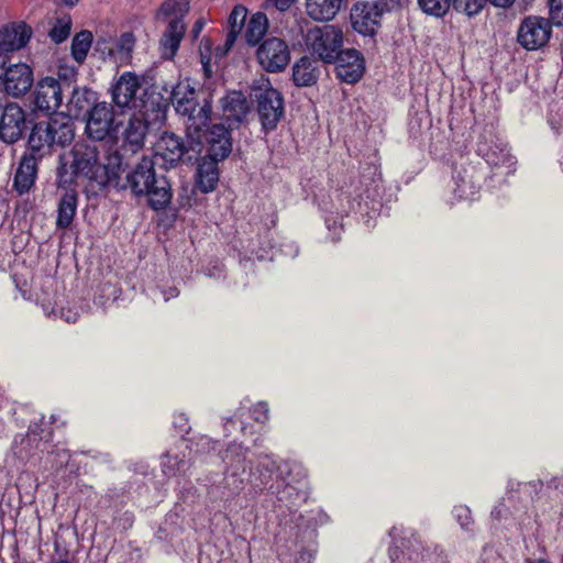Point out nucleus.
Masks as SVG:
<instances>
[{"instance_id": "50", "label": "nucleus", "mask_w": 563, "mask_h": 563, "mask_svg": "<svg viewBox=\"0 0 563 563\" xmlns=\"http://www.w3.org/2000/svg\"><path fill=\"white\" fill-rule=\"evenodd\" d=\"M178 420L179 421H175V427L176 428H179V431L180 432H187L189 430V426H188V420L186 417H184L183 415H180L178 417Z\"/></svg>"}, {"instance_id": "3", "label": "nucleus", "mask_w": 563, "mask_h": 563, "mask_svg": "<svg viewBox=\"0 0 563 563\" xmlns=\"http://www.w3.org/2000/svg\"><path fill=\"white\" fill-rule=\"evenodd\" d=\"M75 136L74 123L67 117L56 115L33 125L27 139L29 155L36 159L51 153L54 146L65 147Z\"/></svg>"}, {"instance_id": "41", "label": "nucleus", "mask_w": 563, "mask_h": 563, "mask_svg": "<svg viewBox=\"0 0 563 563\" xmlns=\"http://www.w3.org/2000/svg\"><path fill=\"white\" fill-rule=\"evenodd\" d=\"M71 21L69 16L57 19L48 35L56 43H63L70 34Z\"/></svg>"}, {"instance_id": "9", "label": "nucleus", "mask_w": 563, "mask_h": 563, "mask_svg": "<svg viewBox=\"0 0 563 563\" xmlns=\"http://www.w3.org/2000/svg\"><path fill=\"white\" fill-rule=\"evenodd\" d=\"M249 448L235 441L231 442L222 452L221 459L225 464V483L232 493L243 489L250 463L246 459Z\"/></svg>"}, {"instance_id": "7", "label": "nucleus", "mask_w": 563, "mask_h": 563, "mask_svg": "<svg viewBox=\"0 0 563 563\" xmlns=\"http://www.w3.org/2000/svg\"><path fill=\"white\" fill-rule=\"evenodd\" d=\"M253 96L263 130H275L285 113L283 95L267 82L265 87L254 89Z\"/></svg>"}, {"instance_id": "29", "label": "nucleus", "mask_w": 563, "mask_h": 563, "mask_svg": "<svg viewBox=\"0 0 563 563\" xmlns=\"http://www.w3.org/2000/svg\"><path fill=\"white\" fill-rule=\"evenodd\" d=\"M214 157H205L198 165L197 185L202 192H211L219 181L218 162Z\"/></svg>"}, {"instance_id": "38", "label": "nucleus", "mask_w": 563, "mask_h": 563, "mask_svg": "<svg viewBox=\"0 0 563 563\" xmlns=\"http://www.w3.org/2000/svg\"><path fill=\"white\" fill-rule=\"evenodd\" d=\"M188 467L189 460H186L185 457L179 459L177 454H172L169 452L163 456L162 470L168 477L184 473Z\"/></svg>"}, {"instance_id": "18", "label": "nucleus", "mask_w": 563, "mask_h": 563, "mask_svg": "<svg viewBox=\"0 0 563 563\" xmlns=\"http://www.w3.org/2000/svg\"><path fill=\"white\" fill-rule=\"evenodd\" d=\"M382 15L373 3H356L351 10L352 26L360 34L373 36L379 26Z\"/></svg>"}, {"instance_id": "56", "label": "nucleus", "mask_w": 563, "mask_h": 563, "mask_svg": "<svg viewBox=\"0 0 563 563\" xmlns=\"http://www.w3.org/2000/svg\"><path fill=\"white\" fill-rule=\"evenodd\" d=\"M123 520H124V528H128V527H131V526H132L133 518H132V515H131V514L125 512V514H124V517H123Z\"/></svg>"}, {"instance_id": "8", "label": "nucleus", "mask_w": 563, "mask_h": 563, "mask_svg": "<svg viewBox=\"0 0 563 563\" xmlns=\"http://www.w3.org/2000/svg\"><path fill=\"white\" fill-rule=\"evenodd\" d=\"M70 85L59 78L46 76L35 82L32 92V104L36 111L51 114L55 113L62 106L65 90Z\"/></svg>"}, {"instance_id": "49", "label": "nucleus", "mask_w": 563, "mask_h": 563, "mask_svg": "<svg viewBox=\"0 0 563 563\" xmlns=\"http://www.w3.org/2000/svg\"><path fill=\"white\" fill-rule=\"evenodd\" d=\"M279 11H286L295 0H269Z\"/></svg>"}, {"instance_id": "34", "label": "nucleus", "mask_w": 563, "mask_h": 563, "mask_svg": "<svg viewBox=\"0 0 563 563\" xmlns=\"http://www.w3.org/2000/svg\"><path fill=\"white\" fill-rule=\"evenodd\" d=\"M268 30V19L265 13L253 14L245 27V41L249 45H256L264 37Z\"/></svg>"}, {"instance_id": "15", "label": "nucleus", "mask_w": 563, "mask_h": 563, "mask_svg": "<svg viewBox=\"0 0 563 563\" xmlns=\"http://www.w3.org/2000/svg\"><path fill=\"white\" fill-rule=\"evenodd\" d=\"M26 130V115L15 102L8 103L0 117V139L8 144L18 142Z\"/></svg>"}, {"instance_id": "24", "label": "nucleus", "mask_w": 563, "mask_h": 563, "mask_svg": "<svg viewBox=\"0 0 563 563\" xmlns=\"http://www.w3.org/2000/svg\"><path fill=\"white\" fill-rule=\"evenodd\" d=\"M63 190L57 203L56 228L66 230L70 228L78 207V192L73 186L57 187Z\"/></svg>"}, {"instance_id": "45", "label": "nucleus", "mask_w": 563, "mask_h": 563, "mask_svg": "<svg viewBox=\"0 0 563 563\" xmlns=\"http://www.w3.org/2000/svg\"><path fill=\"white\" fill-rule=\"evenodd\" d=\"M550 16L554 24L563 25V0H550Z\"/></svg>"}, {"instance_id": "53", "label": "nucleus", "mask_w": 563, "mask_h": 563, "mask_svg": "<svg viewBox=\"0 0 563 563\" xmlns=\"http://www.w3.org/2000/svg\"><path fill=\"white\" fill-rule=\"evenodd\" d=\"M62 318H64L67 322H76L77 320V313L76 312H71V311H67V313H65L64 311H62Z\"/></svg>"}, {"instance_id": "5", "label": "nucleus", "mask_w": 563, "mask_h": 563, "mask_svg": "<svg viewBox=\"0 0 563 563\" xmlns=\"http://www.w3.org/2000/svg\"><path fill=\"white\" fill-rule=\"evenodd\" d=\"M112 102L122 110H142L147 107L144 77L134 71H123L114 78L109 89Z\"/></svg>"}, {"instance_id": "6", "label": "nucleus", "mask_w": 563, "mask_h": 563, "mask_svg": "<svg viewBox=\"0 0 563 563\" xmlns=\"http://www.w3.org/2000/svg\"><path fill=\"white\" fill-rule=\"evenodd\" d=\"M307 46L320 60L332 64L342 53L343 32L334 25H323L310 29L306 35Z\"/></svg>"}, {"instance_id": "1", "label": "nucleus", "mask_w": 563, "mask_h": 563, "mask_svg": "<svg viewBox=\"0 0 563 563\" xmlns=\"http://www.w3.org/2000/svg\"><path fill=\"white\" fill-rule=\"evenodd\" d=\"M71 161L59 156L56 173V186L69 187L75 179H84L95 190L108 186H120L122 156L118 151H110L103 144L77 142L69 152Z\"/></svg>"}, {"instance_id": "11", "label": "nucleus", "mask_w": 563, "mask_h": 563, "mask_svg": "<svg viewBox=\"0 0 563 563\" xmlns=\"http://www.w3.org/2000/svg\"><path fill=\"white\" fill-rule=\"evenodd\" d=\"M85 119V132L93 141H102L115 131L113 108L106 101L95 106Z\"/></svg>"}, {"instance_id": "13", "label": "nucleus", "mask_w": 563, "mask_h": 563, "mask_svg": "<svg viewBox=\"0 0 563 563\" xmlns=\"http://www.w3.org/2000/svg\"><path fill=\"white\" fill-rule=\"evenodd\" d=\"M256 56L262 67L271 73L283 70L290 59L287 44L278 37L266 38L260 45Z\"/></svg>"}, {"instance_id": "19", "label": "nucleus", "mask_w": 563, "mask_h": 563, "mask_svg": "<svg viewBox=\"0 0 563 563\" xmlns=\"http://www.w3.org/2000/svg\"><path fill=\"white\" fill-rule=\"evenodd\" d=\"M482 175L472 165L455 167L452 190L459 199H473L481 188Z\"/></svg>"}, {"instance_id": "20", "label": "nucleus", "mask_w": 563, "mask_h": 563, "mask_svg": "<svg viewBox=\"0 0 563 563\" xmlns=\"http://www.w3.org/2000/svg\"><path fill=\"white\" fill-rule=\"evenodd\" d=\"M32 29L25 22H11L0 29V54L20 51L30 41Z\"/></svg>"}, {"instance_id": "21", "label": "nucleus", "mask_w": 563, "mask_h": 563, "mask_svg": "<svg viewBox=\"0 0 563 563\" xmlns=\"http://www.w3.org/2000/svg\"><path fill=\"white\" fill-rule=\"evenodd\" d=\"M98 96L97 92L86 86H76L70 92L67 108V118H86L87 113L97 106Z\"/></svg>"}, {"instance_id": "57", "label": "nucleus", "mask_w": 563, "mask_h": 563, "mask_svg": "<svg viewBox=\"0 0 563 563\" xmlns=\"http://www.w3.org/2000/svg\"><path fill=\"white\" fill-rule=\"evenodd\" d=\"M164 296H165V300L167 301V300H169L172 297H177V296H178V291H177V289H176V288H172V289L169 290L168 295H167V294H165Z\"/></svg>"}, {"instance_id": "27", "label": "nucleus", "mask_w": 563, "mask_h": 563, "mask_svg": "<svg viewBox=\"0 0 563 563\" xmlns=\"http://www.w3.org/2000/svg\"><path fill=\"white\" fill-rule=\"evenodd\" d=\"M184 34L183 21L178 18L170 20L159 42L163 58L172 59L176 55Z\"/></svg>"}, {"instance_id": "42", "label": "nucleus", "mask_w": 563, "mask_h": 563, "mask_svg": "<svg viewBox=\"0 0 563 563\" xmlns=\"http://www.w3.org/2000/svg\"><path fill=\"white\" fill-rule=\"evenodd\" d=\"M188 2L185 0H166L159 8V14L164 16L176 15L187 11Z\"/></svg>"}, {"instance_id": "52", "label": "nucleus", "mask_w": 563, "mask_h": 563, "mask_svg": "<svg viewBox=\"0 0 563 563\" xmlns=\"http://www.w3.org/2000/svg\"><path fill=\"white\" fill-rule=\"evenodd\" d=\"M493 5L499 8H508L510 7L515 0H488Z\"/></svg>"}, {"instance_id": "30", "label": "nucleus", "mask_w": 563, "mask_h": 563, "mask_svg": "<svg viewBox=\"0 0 563 563\" xmlns=\"http://www.w3.org/2000/svg\"><path fill=\"white\" fill-rule=\"evenodd\" d=\"M319 69L317 62L310 57H301L292 67V79L298 87H308L317 82Z\"/></svg>"}, {"instance_id": "16", "label": "nucleus", "mask_w": 563, "mask_h": 563, "mask_svg": "<svg viewBox=\"0 0 563 563\" xmlns=\"http://www.w3.org/2000/svg\"><path fill=\"white\" fill-rule=\"evenodd\" d=\"M2 84L4 91L19 98L24 96L33 84V71L31 67L24 63L10 65L5 68Z\"/></svg>"}, {"instance_id": "12", "label": "nucleus", "mask_w": 563, "mask_h": 563, "mask_svg": "<svg viewBox=\"0 0 563 563\" xmlns=\"http://www.w3.org/2000/svg\"><path fill=\"white\" fill-rule=\"evenodd\" d=\"M203 145L207 146V156L216 159H224L232 151L231 135L223 124H213L202 129L201 144L194 151L200 153Z\"/></svg>"}, {"instance_id": "4", "label": "nucleus", "mask_w": 563, "mask_h": 563, "mask_svg": "<svg viewBox=\"0 0 563 563\" xmlns=\"http://www.w3.org/2000/svg\"><path fill=\"white\" fill-rule=\"evenodd\" d=\"M389 537L388 555L391 563H434L438 547L426 543L417 532L394 526Z\"/></svg>"}, {"instance_id": "48", "label": "nucleus", "mask_w": 563, "mask_h": 563, "mask_svg": "<svg viewBox=\"0 0 563 563\" xmlns=\"http://www.w3.org/2000/svg\"><path fill=\"white\" fill-rule=\"evenodd\" d=\"M379 9V12L383 14L384 12H389L400 7V0H377L373 3Z\"/></svg>"}, {"instance_id": "26", "label": "nucleus", "mask_w": 563, "mask_h": 563, "mask_svg": "<svg viewBox=\"0 0 563 563\" xmlns=\"http://www.w3.org/2000/svg\"><path fill=\"white\" fill-rule=\"evenodd\" d=\"M37 162L34 155H24L18 166L13 179V188L20 195L27 194L37 177Z\"/></svg>"}, {"instance_id": "22", "label": "nucleus", "mask_w": 563, "mask_h": 563, "mask_svg": "<svg viewBox=\"0 0 563 563\" xmlns=\"http://www.w3.org/2000/svg\"><path fill=\"white\" fill-rule=\"evenodd\" d=\"M188 151H192L190 145L186 148L183 141L174 133H164L155 144L153 158H161L165 165L173 167Z\"/></svg>"}, {"instance_id": "55", "label": "nucleus", "mask_w": 563, "mask_h": 563, "mask_svg": "<svg viewBox=\"0 0 563 563\" xmlns=\"http://www.w3.org/2000/svg\"><path fill=\"white\" fill-rule=\"evenodd\" d=\"M234 423H235L234 418H228V419L225 420V423H224V432H225V435H229V434H230V432H231V431H230L229 427H230L231 424L233 426Z\"/></svg>"}, {"instance_id": "23", "label": "nucleus", "mask_w": 563, "mask_h": 563, "mask_svg": "<svg viewBox=\"0 0 563 563\" xmlns=\"http://www.w3.org/2000/svg\"><path fill=\"white\" fill-rule=\"evenodd\" d=\"M207 92L205 90H196L187 80L179 81L173 87L170 100L179 115L192 114L194 107L199 106L201 96H205Z\"/></svg>"}, {"instance_id": "39", "label": "nucleus", "mask_w": 563, "mask_h": 563, "mask_svg": "<svg viewBox=\"0 0 563 563\" xmlns=\"http://www.w3.org/2000/svg\"><path fill=\"white\" fill-rule=\"evenodd\" d=\"M419 8L428 15L442 18L451 7V0H418Z\"/></svg>"}, {"instance_id": "31", "label": "nucleus", "mask_w": 563, "mask_h": 563, "mask_svg": "<svg viewBox=\"0 0 563 563\" xmlns=\"http://www.w3.org/2000/svg\"><path fill=\"white\" fill-rule=\"evenodd\" d=\"M341 7V0H306L307 14L314 21L332 20Z\"/></svg>"}, {"instance_id": "17", "label": "nucleus", "mask_w": 563, "mask_h": 563, "mask_svg": "<svg viewBox=\"0 0 563 563\" xmlns=\"http://www.w3.org/2000/svg\"><path fill=\"white\" fill-rule=\"evenodd\" d=\"M332 64H335L336 77L346 84L357 82L365 70L364 58L354 48L344 49Z\"/></svg>"}, {"instance_id": "51", "label": "nucleus", "mask_w": 563, "mask_h": 563, "mask_svg": "<svg viewBox=\"0 0 563 563\" xmlns=\"http://www.w3.org/2000/svg\"><path fill=\"white\" fill-rule=\"evenodd\" d=\"M203 26H205V21L202 19H199V20L196 21V23L194 24L192 30H191V33H192L194 37H198L199 36V34L201 33Z\"/></svg>"}, {"instance_id": "32", "label": "nucleus", "mask_w": 563, "mask_h": 563, "mask_svg": "<svg viewBox=\"0 0 563 563\" xmlns=\"http://www.w3.org/2000/svg\"><path fill=\"white\" fill-rule=\"evenodd\" d=\"M247 16V9L242 4H236L228 18V34L224 42V54L234 45L238 36L241 34Z\"/></svg>"}, {"instance_id": "28", "label": "nucleus", "mask_w": 563, "mask_h": 563, "mask_svg": "<svg viewBox=\"0 0 563 563\" xmlns=\"http://www.w3.org/2000/svg\"><path fill=\"white\" fill-rule=\"evenodd\" d=\"M478 154L486 161L488 165L510 168L514 165V157L510 155L506 144L495 143L489 146L486 142L481 141L477 145Z\"/></svg>"}, {"instance_id": "14", "label": "nucleus", "mask_w": 563, "mask_h": 563, "mask_svg": "<svg viewBox=\"0 0 563 563\" xmlns=\"http://www.w3.org/2000/svg\"><path fill=\"white\" fill-rule=\"evenodd\" d=\"M212 113L211 93L201 96L199 106L194 107L192 114H181L187 117V137L190 140V148L196 151L201 144L202 129L207 128Z\"/></svg>"}, {"instance_id": "59", "label": "nucleus", "mask_w": 563, "mask_h": 563, "mask_svg": "<svg viewBox=\"0 0 563 563\" xmlns=\"http://www.w3.org/2000/svg\"><path fill=\"white\" fill-rule=\"evenodd\" d=\"M245 430H246V426H245V423H243V422H242V424H241V431H242V433H245Z\"/></svg>"}, {"instance_id": "25", "label": "nucleus", "mask_w": 563, "mask_h": 563, "mask_svg": "<svg viewBox=\"0 0 563 563\" xmlns=\"http://www.w3.org/2000/svg\"><path fill=\"white\" fill-rule=\"evenodd\" d=\"M221 104L230 129L240 124L249 112L246 97L240 91L229 92L221 99Z\"/></svg>"}, {"instance_id": "58", "label": "nucleus", "mask_w": 563, "mask_h": 563, "mask_svg": "<svg viewBox=\"0 0 563 563\" xmlns=\"http://www.w3.org/2000/svg\"><path fill=\"white\" fill-rule=\"evenodd\" d=\"M79 0H62L63 3H65L68 7L75 5Z\"/></svg>"}, {"instance_id": "61", "label": "nucleus", "mask_w": 563, "mask_h": 563, "mask_svg": "<svg viewBox=\"0 0 563 563\" xmlns=\"http://www.w3.org/2000/svg\"><path fill=\"white\" fill-rule=\"evenodd\" d=\"M241 410H242V408H240V409H239V411H238V412H235V416H234L235 418H239V417H240V411H241Z\"/></svg>"}, {"instance_id": "54", "label": "nucleus", "mask_w": 563, "mask_h": 563, "mask_svg": "<svg viewBox=\"0 0 563 563\" xmlns=\"http://www.w3.org/2000/svg\"><path fill=\"white\" fill-rule=\"evenodd\" d=\"M355 206L350 200L347 201V206H341L340 209H338V212L340 213H347L350 210H354Z\"/></svg>"}, {"instance_id": "2", "label": "nucleus", "mask_w": 563, "mask_h": 563, "mask_svg": "<svg viewBox=\"0 0 563 563\" xmlns=\"http://www.w3.org/2000/svg\"><path fill=\"white\" fill-rule=\"evenodd\" d=\"M153 157L144 156L126 173L124 180L120 179L118 189H129L134 197H146L153 210H164L172 197V186L164 175H157Z\"/></svg>"}, {"instance_id": "46", "label": "nucleus", "mask_w": 563, "mask_h": 563, "mask_svg": "<svg viewBox=\"0 0 563 563\" xmlns=\"http://www.w3.org/2000/svg\"><path fill=\"white\" fill-rule=\"evenodd\" d=\"M252 417L256 422H266L269 418L268 405L264 401L257 402L252 409Z\"/></svg>"}, {"instance_id": "36", "label": "nucleus", "mask_w": 563, "mask_h": 563, "mask_svg": "<svg viewBox=\"0 0 563 563\" xmlns=\"http://www.w3.org/2000/svg\"><path fill=\"white\" fill-rule=\"evenodd\" d=\"M147 133V124L141 118L133 117L124 130V140L132 146V151L139 150Z\"/></svg>"}, {"instance_id": "37", "label": "nucleus", "mask_w": 563, "mask_h": 563, "mask_svg": "<svg viewBox=\"0 0 563 563\" xmlns=\"http://www.w3.org/2000/svg\"><path fill=\"white\" fill-rule=\"evenodd\" d=\"M92 44V33L90 31H81L77 33L71 41V56L81 64L85 62Z\"/></svg>"}, {"instance_id": "10", "label": "nucleus", "mask_w": 563, "mask_h": 563, "mask_svg": "<svg viewBox=\"0 0 563 563\" xmlns=\"http://www.w3.org/2000/svg\"><path fill=\"white\" fill-rule=\"evenodd\" d=\"M552 34V23L549 19L530 15L525 18L517 32L518 43L528 51L543 47Z\"/></svg>"}, {"instance_id": "43", "label": "nucleus", "mask_w": 563, "mask_h": 563, "mask_svg": "<svg viewBox=\"0 0 563 563\" xmlns=\"http://www.w3.org/2000/svg\"><path fill=\"white\" fill-rule=\"evenodd\" d=\"M113 49L114 48L111 37H100L97 40L95 51L100 55V57L103 60L110 59L114 62Z\"/></svg>"}, {"instance_id": "33", "label": "nucleus", "mask_w": 563, "mask_h": 563, "mask_svg": "<svg viewBox=\"0 0 563 563\" xmlns=\"http://www.w3.org/2000/svg\"><path fill=\"white\" fill-rule=\"evenodd\" d=\"M299 542V550L295 558V563H312L318 552L317 532L313 529L303 531Z\"/></svg>"}, {"instance_id": "40", "label": "nucleus", "mask_w": 563, "mask_h": 563, "mask_svg": "<svg viewBox=\"0 0 563 563\" xmlns=\"http://www.w3.org/2000/svg\"><path fill=\"white\" fill-rule=\"evenodd\" d=\"M487 1L488 0H453L452 5L455 11L472 18L484 9Z\"/></svg>"}, {"instance_id": "60", "label": "nucleus", "mask_w": 563, "mask_h": 563, "mask_svg": "<svg viewBox=\"0 0 563 563\" xmlns=\"http://www.w3.org/2000/svg\"><path fill=\"white\" fill-rule=\"evenodd\" d=\"M0 64H4V57L0 54Z\"/></svg>"}, {"instance_id": "44", "label": "nucleus", "mask_w": 563, "mask_h": 563, "mask_svg": "<svg viewBox=\"0 0 563 563\" xmlns=\"http://www.w3.org/2000/svg\"><path fill=\"white\" fill-rule=\"evenodd\" d=\"M453 515L456 518L457 522L465 530H468L473 523L471 509L466 506H456L453 509Z\"/></svg>"}, {"instance_id": "47", "label": "nucleus", "mask_w": 563, "mask_h": 563, "mask_svg": "<svg viewBox=\"0 0 563 563\" xmlns=\"http://www.w3.org/2000/svg\"><path fill=\"white\" fill-rule=\"evenodd\" d=\"M216 442L212 441L211 438L207 435H201L198 438L196 442V452L198 453H209L211 450L214 449Z\"/></svg>"}, {"instance_id": "35", "label": "nucleus", "mask_w": 563, "mask_h": 563, "mask_svg": "<svg viewBox=\"0 0 563 563\" xmlns=\"http://www.w3.org/2000/svg\"><path fill=\"white\" fill-rule=\"evenodd\" d=\"M114 63L128 64L131 60L135 45V37L131 32L122 33L118 38H112Z\"/></svg>"}]
</instances>
